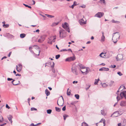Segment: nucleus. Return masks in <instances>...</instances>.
Segmentation results:
<instances>
[{
  "instance_id": "nucleus-47",
  "label": "nucleus",
  "mask_w": 126,
  "mask_h": 126,
  "mask_svg": "<svg viewBox=\"0 0 126 126\" xmlns=\"http://www.w3.org/2000/svg\"><path fill=\"white\" fill-rule=\"evenodd\" d=\"M6 108H8V109H9L10 108V107L7 104H6Z\"/></svg>"
},
{
  "instance_id": "nucleus-36",
  "label": "nucleus",
  "mask_w": 126,
  "mask_h": 126,
  "mask_svg": "<svg viewBox=\"0 0 126 126\" xmlns=\"http://www.w3.org/2000/svg\"><path fill=\"white\" fill-rule=\"evenodd\" d=\"M101 113L102 115H106L105 113L104 112V110H101Z\"/></svg>"
},
{
  "instance_id": "nucleus-1",
  "label": "nucleus",
  "mask_w": 126,
  "mask_h": 126,
  "mask_svg": "<svg viewBox=\"0 0 126 126\" xmlns=\"http://www.w3.org/2000/svg\"><path fill=\"white\" fill-rule=\"evenodd\" d=\"M78 69L83 74L87 75L89 72L90 69L84 66L81 63L78 64L77 66Z\"/></svg>"
},
{
  "instance_id": "nucleus-6",
  "label": "nucleus",
  "mask_w": 126,
  "mask_h": 126,
  "mask_svg": "<svg viewBox=\"0 0 126 126\" xmlns=\"http://www.w3.org/2000/svg\"><path fill=\"white\" fill-rule=\"evenodd\" d=\"M62 26L63 28H64L68 32H70V30L68 23L66 22H65L64 24H62Z\"/></svg>"
},
{
  "instance_id": "nucleus-14",
  "label": "nucleus",
  "mask_w": 126,
  "mask_h": 126,
  "mask_svg": "<svg viewBox=\"0 0 126 126\" xmlns=\"http://www.w3.org/2000/svg\"><path fill=\"white\" fill-rule=\"evenodd\" d=\"M104 14L103 13L99 12L96 14L95 16L99 18H101L102 16Z\"/></svg>"
},
{
  "instance_id": "nucleus-60",
  "label": "nucleus",
  "mask_w": 126,
  "mask_h": 126,
  "mask_svg": "<svg viewBox=\"0 0 126 126\" xmlns=\"http://www.w3.org/2000/svg\"><path fill=\"white\" fill-rule=\"evenodd\" d=\"M118 126H121V123H119L118 124Z\"/></svg>"
},
{
  "instance_id": "nucleus-61",
  "label": "nucleus",
  "mask_w": 126,
  "mask_h": 126,
  "mask_svg": "<svg viewBox=\"0 0 126 126\" xmlns=\"http://www.w3.org/2000/svg\"><path fill=\"white\" fill-rule=\"evenodd\" d=\"M11 53V52H10L8 55V56L10 57Z\"/></svg>"
},
{
  "instance_id": "nucleus-33",
  "label": "nucleus",
  "mask_w": 126,
  "mask_h": 126,
  "mask_svg": "<svg viewBox=\"0 0 126 126\" xmlns=\"http://www.w3.org/2000/svg\"><path fill=\"white\" fill-rule=\"evenodd\" d=\"M9 25L8 24H4L3 25V26L4 28H8L9 27Z\"/></svg>"
},
{
  "instance_id": "nucleus-62",
  "label": "nucleus",
  "mask_w": 126,
  "mask_h": 126,
  "mask_svg": "<svg viewBox=\"0 0 126 126\" xmlns=\"http://www.w3.org/2000/svg\"><path fill=\"white\" fill-rule=\"evenodd\" d=\"M100 65H105V63H101Z\"/></svg>"
},
{
  "instance_id": "nucleus-19",
  "label": "nucleus",
  "mask_w": 126,
  "mask_h": 126,
  "mask_svg": "<svg viewBox=\"0 0 126 126\" xmlns=\"http://www.w3.org/2000/svg\"><path fill=\"white\" fill-rule=\"evenodd\" d=\"M109 70V69L108 68L105 67H102L100 68L99 69V71H108Z\"/></svg>"
},
{
  "instance_id": "nucleus-51",
  "label": "nucleus",
  "mask_w": 126,
  "mask_h": 126,
  "mask_svg": "<svg viewBox=\"0 0 126 126\" xmlns=\"http://www.w3.org/2000/svg\"><path fill=\"white\" fill-rule=\"evenodd\" d=\"M7 80L8 81H11L13 80V79L12 78H8Z\"/></svg>"
},
{
  "instance_id": "nucleus-34",
  "label": "nucleus",
  "mask_w": 126,
  "mask_h": 126,
  "mask_svg": "<svg viewBox=\"0 0 126 126\" xmlns=\"http://www.w3.org/2000/svg\"><path fill=\"white\" fill-rule=\"evenodd\" d=\"M75 96L77 99H79V96L78 94H76L75 95Z\"/></svg>"
},
{
  "instance_id": "nucleus-3",
  "label": "nucleus",
  "mask_w": 126,
  "mask_h": 126,
  "mask_svg": "<svg viewBox=\"0 0 126 126\" xmlns=\"http://www.w3.org/2000/svg\"><path fill=\"white\" fill-rule=\"evenodd\" d=\"M77 65H76L75 63H73L72 65L71 68L72 72L75 75H77L78 74V72L77 70V69L78 68Z\"/></svg>"
},
{
  "instance_id": "nucleus-42",
  "label": "nucleus",
  "mask_w": 126,
  "mask_h": 126,
  "mask_svg": "<svg viewBox=\"0 0 126 126\" xmlns=\"http://www.w3.org/2000/svg\"><path fill=\"white\" fill-rule=\"evenodd\" d=\"M23 4L26 7H28L29 8H31V6H28V5H26V4Z\"/></svg>"
},
{
  "instance_id": "nucleus-5",
  "label": "nucleus",
  "mask_w": 126,
  "mask_h": 126,
  "mask_svg": "<svg viewBox=\"0 0 126 126\" xmlns=\"http://www.w3.org/2000/svg\"><path fill=\"white\" fill-rule=\"evenodd\" d=\"M56 39V36L50 37L48 38V43L51 44L53 42H55Z\"/></svg>"
},
{
  "instance_id": "nucleus-41",
  "label": "nucleus",
  "mask_w": 126,
  "mask_h": 126,
  "mask_svg": "<svg viewBox=\"0 0 126 126\" xmlns=\"http://www.w3.org/2000/svg\"><path fill=\"white\" fill-rule=\"evenodd\" d=\"M69 89L68 88L67 89V95H69L71 94L70 91H69V92H68V90H69Z\"/></svg>"
},
{
  "instance_id": "nucleus-22",
  "label": "nucleus",
  "mask_w": 126,
  "mask_h": 126,
  "mask_svg": "<svg viewBox=\"0 0 126 126\" xmlns=\"http://www.w3.org/2000/svg\"><path fill=\"white\" fill-rule=\"evenodd\" d=\"M99 56L102 58H106V53H105L102 52L100 54Z\"/></svg>"
},
{
  "instance_id": "nucleus-52",
  "label": "nucleus",
  "mask_w": 126,
  "mask_h": 126,
  "mask_svg": "<svg viewBox=\"0 0 126 126\" xmlns=\"http://www.w3.org/2000/svg\"><path fill=\"white\" fill-rule=\"evenodd\" d=\"M116 98L117 99V100L118 101L119 100H120V97H119L118 96H117V97Z\"/></svg>"
},
{
  "instance_id": "nucleus-31",
  "label": "nucleus",
  "mask_w": 126,
  "mask_h": 126,
  "mask_svg": "<svg viewBox=\"0 0 126 126\" xmlns=\"http://www.w3.org/2000/svg\"><path fill=\"white\" fill-rule=\"evenodd\" d=\"M55 108L56 111L58 112H60L61 111V109L59 108L56 107Z\"/></svg>"
},
{
  "instance_id": "nucleus-15",
  "label": "nucleus",
  "mask_w": 126,
  "mask_h": 126,
  "mask_svg": "<svg viewBox=\"0 0 126 126\" xmlns=\"http://www.w3.org/2000/svg\"><path fill=\"white\" fill-rule=\"evenodd\" d=\"M45 36H42L38 39V42L40 43H42L45 40Z\"/></svg>"
},
{
  "instance_id": "nucleus-20",
  "label": "nucleus",
  "mask_w": 126,
  "mask_h": 126,
  "mask_svg": "<svg viewBox=\"0 0 126 126\" xmlns=\"http://www.w3.org/2000/svg\"><path fill=\"white\" fill-rule=\"evenodd\" d=\"M7 117L9 121L12 123V118H13L12 116L10 115L8 116Z\"/></svg>"
},
{
  "instance_id": "nucleus-54",
  "label": "nucleus",
  "mask_w": 126,
  "mask_h": 126,
  "mask_svg": "<svg viewBox=\"0 0 126 126\" xmlns=\"http://www.w3.org/2000/svg\"><path fill=\"white\" fill-rule=\"evenodd\" d=\"M73 4L75 6H76L77 5V2H76L75 1L74 2Z\"/></svg>"
},
{
  "instance_id": "nucleus-56",
  "label": "nucleus",
  "mask_w": 126,
  "mask_h": 126,
  "mask_svg": "<svg viewBox=\"0 0 126 126\" xmlns=\"http://www.w3.org/2000/svg\"><path fill=\"white\" fill-rule=\"evenodd\" d=\"M114 83V81H110V83H111V86L112 85V84H113Z\"/></svg>"
},
{
  "instance_id": "nucleus-39",
  "label": "nucleus",
  "mask_w": 126,
  "mask_h": 126,
  "mask_svg": "<svg viewBox=\"0 0 126 126\" xmlns=\"http://www.w3.org/2000/svg\"><path fill=\"white\" fill-rule=\"evenodd\" d=\"M116 67V65H111L110 66V67L115 68Z\"/></svg>"
},
{
  "instance_id": "nucleus-59",
  "label": "nucleus",
  "mask_w": 126,
  "mask_h": 126,
  "mask_svg": "<svg viewBox=\"0 0 126 126\" xmlns=\"http://www.w3.org/2000/svg\"><path fill=\"white\" fill-rule=\"evenodd\" d=\"M78 83V81H73V84H74L75 83Z\"/></svg>"
},
{
  "instance_id": "nucleus-55",
  "label": "nucleus",
  "mask_w": 126,
  "mask_h": 126,
  "mask_svg": "<svg viewBox=\"0 0 126 126\" xmlns=\"http://www.w3.org/2000/svg\"><path fill=\"white\" fill-rule=\"evenodd\" d=\"M7 58V57H6V56H4V57H2L1 59V60H3V59H6Z\"/></svg>"
},
{
  "instance_id": "nucleus-57",
  "label": "nucleus",
  "mask_w": 126,
  "mask_h": 126,
  "mask_svg": "<svg viewBox=\"0 0 126 126\" xmlns=\"http://www.w3.org/2000/svg\"><path fill=\"white\" fill-rule=\"evenodd\" d=\"M39 32V29H37V30H36L35 31H34V32Z\"/></svg>"
},
{
  "instance_id": "nucleus-40",
  "label": "nucleus",
  "mask_w": 126,
  "mask_h": 126,
  "mask_svg": "<svg viewBox=\"0 0 126 126\" xmlns=\"http://www.w3.org/2000/svg\"><path fill=\"white\" fill-rule=\"evenodd\" d=\"M82 126H88L87 124L85 123H82Z\"/></svg>"
},
{
  "instance_id": "nucleus-24",
  "label": "nucleus",
  "mask_w": 126,
  "mask_h": 126,
  "mask_svg": "<svg viewBox=\"0 0 126 126\" xmlns=\"http://www.w3.org/2000/svg\"><path fill=\"white\" fill-rule=\"evenodd\" d=\"M45 93L47 96L49 95L50 94V92L47 89L45 90Z\"/></svg>"
},
{
  "instance_id": "nucleus-2",
  "label": "nucleus",
  "mask_w": 126,
  "mask_h": 126,
  "mask_svg": "<svg viewBox=\"0 0 126 126\" xmlns=\"http://www.w3.org/2000/svg\"><path fill=\"white\" fill-rule=\"evenodd\" d=\"M120 37V35L118 32L113 33L112 40L114 43H116Z\"/></svg>"
},
{
  "instance_id": "nucleus-10",
  "label": "nucleus",
  "mask_w": 126,
  "mask_h": 126,
  "mask_svg": "<svg viewBox=\"0 0 126 126\" xmlns=\"http://www.w3.org/2000/svg\"><path fill=\"white\" fill-rule=\"evenodd\" d=\"M79 23L81 25L85 24L86 23V20L84 19H82L79 20Z\"/></svg>"
},
{
  "instance_id": "nucleus-43",
  "label": "nucleus",
  "mask_w": 126,
  "mask_h": 126,
  "mask_svg": "<svg viewBox=\"0 0 126 126\" xmlns=\"http://www.w3.org/2000/svg\"><path fill=\"white\" fill-rule=\"evenodd\" d=\"M60 57V55H57L56 56V59H58Z\"/></svg>"
},
{
  "instance_id": "nucleus-26",
  "label": "nucleus",
  "mask_w": 126,
  "mask_h": 126,
  "mask_svg": "<svg viewBox=\"0 0 126 126\" xmlns=\"http://www.w3.org/2000/svg\"><path fill=\"white\" fill-rule=\"evenodd\" d=\"M102 121H103V122L104 125H104H105V120L104 119H101V120H100L99 121V122H101Z\"/></svg>"
},
{
  "instance_id": "nucleus-7",
  "label": "nucleus",
  "mask_w": 126,
  "mask_h": 126,
  "mask_svg": "<svg viewBox=\"0 0 126 126\" xmlns=\"http://www.w3.org/2000/svg\"><path fill=\"white\" fill-rule=\"evenodd\" d=\"M123 58V55L122 54H118L116 57V60L117 61L122 60Z\"/></svg>"
},
{
  "instance_id": "nucleus-37",
  "label": "nucleus",
  "mask_w": 126,
  "mask_h": 126,
  "mask_svg": "<svg viewBox=\"0 0 126 126\" xmlns=\"http://www.w3.org/2000/svg\"><path fill=\"white\" fill-rule=\"evenodd\" d=\"M103 87H105L107 86V84L105 83H104L102 85Z\"/></svg>"
},
{
  "instance_id": "nucleus-8",
  "label": "nucleus",
  "mask_w": 126,
  "mask_h": 126,
  "mask_svg": "<svg viewBox=\"0 0 126 126\" xmlns=\"http://www.w3.org/2000/svg\"><path fill=\"white\" fill-rule=\"evenodd\" d=\"M76 59L75 57V56L73 57H70L68 58L65 59V61H68V62H70L71 61H73L75 60Z\"/></svg>"
},
{
  "instance_id": "nucleus-13",
  "label": "nucleus",
  "mask_w": 126,
  "mask_h": 126,
  "mask_svg": "<svg viewBox=\"0 0 126 126\" xmlns=\"http://www.w3.org/2000/svg\"><path fill=\"white\" fill-rule=\"evenodd\" d=\"M122 113H121V114H120V113L119 111H115L113 113V117H117L119 116V115H121V114H122Z\"/></svg>"
},
{
  "instance_id": "nucleus-9",
  "label": "nucleus",
  "mask_w": 126,
  "mask_h": 126,
  "mask_svg": "<svg viewBox=\"0 0 126 126\" xmlns=\"http://www.w3.org/2000/svg\"><path fill=\"white\" fill-rule=\"evenodd\" d=\"M22 68V65L20 64H19L17 65H16V69L18 72H20L21 71Z\"/></svg>"
},
{
  "instance_id": "nucleus-28",
  "label": "nucleus",
  "mask_w": 126,
  "mask_h": 126,
  "mask_svg": "<svg viewBox=\"0 0 126 126\" xmlns=\"http://www.w3.org/2000/svg\"><path fill=\"white\" fill-rule=\"evenodd\" d=\"M45 15L46 16H47V17H48V18H52L53 17H54V16L52 15H49L48 14H45Z\"/></svg>"
},
{
  "instance_id": "nucleus-27",
  "label": "nucleus",
  "mask_w": 126,
  "mask_h": 126,
  "mask_svg": "<svg viewBox=\"0 0 126 126\" xmlns=\"http://www.w3.org/2000/svg\"><path fill=\"white\" fill-rule=\"evenodd\" d=\"M111 22L114 23H120V22L118 21H115L113 19H112L111 20Z\"/></svg>"
},
{
  "instance_id": "nucleus-58",
  "label": "nucleus",
  "mask_w": 126,
  "mask_h": 126,
  "mask_svg": "<svg viewBox=\"0 0 126 126\" xmlns=\"http://www.w3.org/2000/svg\"><path fill=\"white\" fill-rule=\"evenodd\" d=\"M75 6L73 4L71 6V7H70L71 8H72V9L73 8H74V7Z\"/></svg>"
},
{
  "instance_id": "nucleus-17",
  "label": "nucleus",
  "mask_w": 126,
  "mask_h": 126,
  "mask_svg": "<svg viewBox=\"0 0 126 126\" xmlns=\"http://www.w3.org/2000/svg\"><path fill=\"white\" fill-rule=\"evenodd\" d=\"M106 53V58H108L111 57V52H108L105 53Z\"/></svg>"
},
{
  "instance_id": "nucleus-35",
  "label": "nucleus",
  "mask_w": 126,
  "mask_h": 126,
  "mask_svg": "<svg viewBox=\"0 0 126 126\" xmlns=\"http://www.w3.org/2000/svg\"><path fill=\"white\" fill-rule=\"evenodd\" d=\"M125 86H121L118 89V90L117 91V92L118 93L119 92V90H120V89L121 88H124Z\"/></svg>"
},
{
  "instance_id": "nucleus-44",
  "label": "nucleus",
  "mask_w": 126,
  "mask_h": 126,
  "mask_svg": "<svg viewBox=\"0 0 126 126\" xmlns=\"http://www.w3.org/2000/svg\"><path fill=\"white\" fill-rule=\"evenodd\" d=\"M100 1L101 3H103L104 4H105V0H100Z\"/></svg>"
},
{
  "instance_id": "nucleus-29",
  "label": "nucleus",
  "mask_w": 126,
  "mask_h": 126,
  "mask_svg": "<svg viewBox=\"0 0 126 126\" xmlns=\"http://www.w3.org/2000/svg\"><path fill=\"white\" fill-rule=\"evenodd\" d=\"M105 37L104 36H102L101 37V40L102 42H104L105 41Z\"/></svg>"
},
{
  "instance_id": "nucleus-38",
  "label": "nucleus",
  "mask_w": 126,
  "mask_h": 126,
  "mask_svg": "<svg viewBox=\"0 0 126 126\" xmlns=\"http://www.w3.org/2000/svg\"><path fill=\"white\" fill-rule=\"evenodd\" d=\"M31 111L36 110H37V109H36L35 108L32 107V108H31Z\"/></svg>"
},
{
  "instance_id": "nucleus-64",
  "label": "nucleus",
  "mask_w": 126,
  "mask_h": 126,
  "mask_svg": "<svg viewBox=\"0 0 126 126\" xmlns=\"http://www.w3.org/2000/svg\"><path fill=\"white\" fill-rule=\"evenodd\" d=\"M48 88L49 89V90H52V88H51V87H48Z\"/></svg>"
},
{
  "instance_id": "nucleus-4",
  "label": "nucleus",
  "mask_w": 126,
  "mask_h": 126,
  "mask_svg": "<svg viewBox=\"0 0 126 126\" xmlns=\"http://www.w3.org/2000/svg\"><path fill=\"white\" fill-rule=\"evenodd\" d=\"M59 34V37L60 38L65 37L66 35V32L63 29H61L60 30Z\"/></svg>"
},
{
  "instance_id": "nucleus-21",
  "label": "nucleus",
  "mask_w": 126,
  "mask_h": 126,
  "mask_svg": "<svg viewBox=\"0 0 126 126\" xmlns=\"http://www.w3.org/2000/svg\"><path fill=\"white\" fill-rule=\"evenodd\" d=\"M120 105L121 106H125L126 105V101H122L121 102Z\"/></svg>"
},
{
  "instance_id": "nucleus-25",
  "label": "nucleus",
  "mask_w": 126,
  "mask_h": 126,
  "mask_svg": "<svg viewBox=\"0 0 126 126\" xmlns=\"http://www.w3.org/2000/svg\"><path fill=\"white\" fill-rule=\"evenodd\" d=\"M26 36V35L24 33L21 34L20 35V37L21 38H23Z\"/></svg>"
},
{
  "instance_id": "nucleus-53",
  "label": "nucleus",
  "mask_w": 126,
  "mask_h": 126,
  "mask_svg": "<svg viewBox=\"0 0 126 126\" xmlns=\"http://www.w3.org/2000/svg\"><path fill=\"white\" fill-rule=\"evenodd\" d=\"M15 75L16 76H21V75L20 74H16Z\"/></svg>"
},
{
  "instance_id": "nucleus-45",
  "label": "nucleus",
  "mask_w": 126,
  "mask_h": 126,
  "mask_svg": "<svg viewBox=\"0 0 126 126\" xmlns=\"http://www.w3.org/2000/svg\"><path fill=\"white\" fill-rule=\"evenodd\" d=\"M117 73L120 76H121L123 75V74L120 72H118Z\"/></svg>"
},
{
  "instance_id": "nucleus-63",
  "label": "nucleus",
  "mask_w": 126,
  "mask_h": 126,
  "mask_svg": "<svg viewBox=\"0 0 126 126\" xmlns=\"http://www.w3.org/2000/svg\"><path fill=\"white\" fill-rule=\"evenodd\" d=\"M91 43V42L90 41H88L86 43V44H89Z\"/></svg>"
},
{
  "instance_id": "nucleus-23",
  "label": "nucleus",
  "mask_w": 126,
  "mask_h": 126,
  "mask_svg": "<svg viewBox=\"0 0 126 126\" xmlns=\"http://www.w3.org/2000/svg\"><path fill=\"white\" fill-rule=\"evenodd\" d=\"M15 81L14 80H13L12 81V83L14 85H17L19 84H20V82L19 81H17L18 82L17 83H15V82L13 83V82Z\"/></svg>"
},
{
  "instance_id": "nucleus-16",
  "label": "nucleus",
  "mask_w": 126,
  "mask_h": 126,
  "mask_svg": "<svg viewBox=\"0 0 126 126\" xmlns=\"http://www.w3.org/2000/svg\"><path fill=\"white\" fill-rule=\"evenodd\" d=\"M32 47H29V50H30V51L31 52L32 54H33V55L34 56H35V57H36V56L37 55H38V56H39V55L40 53V50H39V51L38 54H37H37H36L35 53H34L33 52V51L32 50Z\"/></svg>"
},
{
  "instance_id": "nucleus-49",
  "label": "nucleus",
  "mask_w": 126,
  "mask_h": 126,
  "mask_svg": "<svg viewBox=\"0 0 126 126\" xmlns=\"http://www.w3.org/2000/svg\"><path fill=\"white\" fill-rule=\"evenodd\" d=\"M86 7V5H83L80 6V7L82 8H85Z\"/></svg>"
},
{
  "instance_id": "nucleus-46",
  "label": "nucleus",
  "mask_w": 126,
  "mask_h": 126,
  "mask_svg": "<svg viewBox=\"0 0 126 126\" xmlns=\"http://www.w3.org/2000/svg\"><path fill=\"white\" fill-rule=\"evenodd\" d=\"M37 125H34L33 123H32L29 126H37Z\"/></svg>"
},
{
  "instance_id": "nucleus-12",
  "label": "nucleus",
  "mask_w": 126,
  "mask_h": 126,
  "mask_svg": "<svg viewBox=\"0 0 126 126\" xmlns=\"http://www.w3.org/2000/svg\"><path fill=\"white\" fill-rule=\"evenodd\" d=\"M63 100L59 99L57 101V104L59 106H62L63 103Z\"/></svg>"
},
{
  "instance_id": "nucleus-18",
  "label": "nucleus",
  "mask_w": 126,
  "mask_h": 126,
  "mask_svg": "<svg viewBox=\"0 0 126 126\" xmlns=\"http://www.w3.org/2000/svg\"><path fill=\"white\" fill-rule=\"evenodd\" d=\"M51 63H46V64H49V65H50L51 66V67H52V72L54 73L55 72V71L54 69V63H52V65H50Z\"/></svg>"
},
{
  "instance_id": "nucleus-11",
  "label": "nucleus",
  "mask_w": 126,
  "mask_h": 126,
  "mask_svg": "<svg viewBox=\"0 0 126 126\" xmlns=\"http://www.w3.org/2000/svg\"><path fill=\"white\" fill-rule=\"evenodd\" d=\"M120 95L122 99L123 97H124L126 99V91L122 92L121 93Z\"/></svg>"
},
{
  "instance_id": "nucleus-50",
  "label": "nucleus",
  "mask_w": 126,
  "mask_h": 126,
  "mask_svg": "<svg viewBox=\"0 0 126 126\" xmlns=\"http://www.w3.org/2000/svg\"><path fill=\"white\" fill-rule=\"evenodd\" d=\"M67 115H64L63 116V118H64V120H65L66 118L67 117Z\"/></svg>"
},
{
  "instance_id": "nucleus-32",
  "label": "nucleus",
  "mask_w": 126,
  "mask_h": 126,
  "mask_svg": "<svg viewBox=\"0 0 126 126\" xmlns=\"http://www.w3.org/2000/svg\"><path fill=\"white\" fill-rule=\"evenodd\" d=\"M52 112V110L50 109H49L47 110V112L48 114H50Z\"/></svg>"
},
{
  "instance_id": "nucleus-48",
  "label": "nucleus",
  "mask_w": 126,
  "mask_h": 126,
  "mask_svg": "<svg viewBox=\"0 0 126 126\" xmlns=\"http://www.w3.org/2000/svg\"><path fill=\"white\" fill-rule=\"evenodd\" d=\"M66 110V107L65 106L64 107H63V108L62 109V110L63 111H64Z\"/></svg>"
},
{
  "instance_id": "nucleus-30",
  "label": "nucleus",
  "mask_w": 126,
  "mask_h": 126,
  "mask_svg": "<svg viewBox=\"0 0 126 126\" xmlns=\"http://www.w3.org/2000/svg\"><path fill=\"white\" fill-rule=\"evenodd\" d=\"M99 79H95V82L94 83V84L95 85L97 84L98 82Z\"/></svg>"
}]
</instances>
